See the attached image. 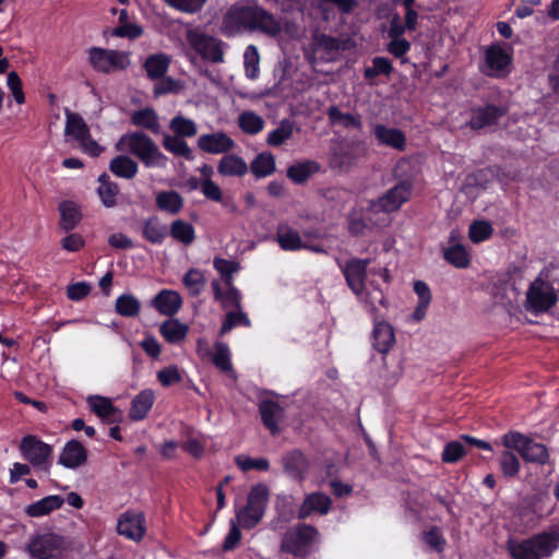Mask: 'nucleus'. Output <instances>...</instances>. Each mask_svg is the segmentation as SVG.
Listing matches in <instances>:
<instances>
[{"instance_id": "dca6fc26", "label": "nucleus", "mask_w": 559, "mask_h": 559, "mask_svg": "<svg viewBox=\"0 0 559 559\" xmlns=\"http://www.w3.org/2000/svg\"><path fill=\"white\" fill-rule=\"evenodd\" d=\"M117 532L131 540L140 542L145 534V518L141 512L127 511L118 520Z\"/></svg>"}, {"instance_id": "680f3d73", "label": "nucleus", "mask_w": 559, "mask_h": 559, "mask_svg": "<svg viewBox=\"0 0 559 559\" xmlns=\"http://www.w3.org/2000/svg\"><path fill=\"white\" fill-rule=\"evenodd\" d=\"M183 285L190 290V294L197 296L201 293L205 278L203 273L198 269H190L182 278Z\"/></svg>"}, {"instance_id": "6e6552de", "label": "nucleus", "mask_w": 559, "mask_h": 559, "mask_svg": "<svg viewBox=\"0 0 559 559\" xmlns=\"http://www.w3.org/2000/svg\"><path fill=\"white\" fill-rule=\"evenodd\" d=\"M187 40L190 47L203 59L212 63L225 61V49L227 44L222 39L200 32L198 29L187 33Z\"/></svg>"}, {"instance_id": "ddd939ff", "label": "nucleus", "mask_w": 559, "mask_h": 559, "mask_svg": "<svg viewBox=\"0 0 559 559\" xmlns=\"http://www.w3.org/2000/svg\"><path fill=\"white\" fill-rule=\"evenodd\" d=\"M471 119L467 126L475 131L481 130L487 127H492L507 115L508 108L501 105L487 104L486 106H478L471 109Z\"/></svg>"}, {"instance_id": "774afa93", "label": "nucleus", "mask_w": 559, "mask_h": 559, "mask_svg": "<svg viewBox=\"0 0 559 559\" xmlns=\"http://www.w3.org/2000/svg\"><path fill=\"white\" fill-rule=\"evenodd\" d=\"M143 34L142 26L133 23H122L112 31V35L121 38L136 39Z\"/></svg>"}, {"instance_id": "052dcab7", "label": "nucleus", "mask_w": 559, "mask_h": 559, "mask_svg": "<svg viewBox=\"0 0 559 559\" xmlns=\"http://www.w3.org/2000/svg\"><path fill=\"white\" fill-rule=\"evenodd\" d=\"M466 454L465 445L461 439L448 442L442 451L441 459L444 463H456Z\"/></svg>"}, {"instance_id": "09e8293b", "label": "nucleus", "mask_w": 559, "mask_h": 559, "mask_svg": "<svg viewBox=\"0 0 559 559\" xmlns=\"http://www.w3.org/2000/svg\"><path fill=\"white\" fill-rule=\"evenodd\" d=\"M163 146L166 151L176 156H181L187 160L193 159V153L188 143L181 138L175 135H165Z\"/></svg>"}, {"instance_id": "ea45409f", "label": "nucleus", "mask_w": 559, "mask_h": 559, "mask_svg": "<svg viewBox=\"0 0 559 559\" xmlns=\"http://www.w3.org/2000/svg\"><path fill=\"white\" fill-rule=\"evenodd\" d=\"M250 170L257 178H265L276 170L275 157L270 152L258 154L250 164Z\"/></svg>"}, {"instance_id": "c756f323", "label": "nucleus", "mask_w": 559, "mask_h": 559, "mask_svg": "<svg viewBox=\"0 0 559 559\" xmlns=\"http://www.w3.org/2000/svg\"><path fill=\"white\" fill-rule=\"evenodd\" d=\"M320 164L316 160H304L295 163L287 168V177L296 185H302L308 179L320 171Z\"/></svg>"}, {"instance_id": "603ef678", "label": "nucleus", "mask_w": 559, "mask_h": 559, "mask_svg": "<svg viewBox=\"0 0 559 559\" xmlns=\"http://www.w3.org/2000/svg\"><path fill=\"white\" fill-rule=\"evenodd\" d=\"M492 234L493 228L488 221H474L468 228V237L474 243H480L489 239Z\"/></svg>"}, {"instance_id": "f257e3e1", "label": "nucleus", "mask_w": 559, "mask_h": 559, "mask_svg": "<svg viewBox=\"0 0 559 559\" xmlns=\"http://www.w3.org/2000/svg\"><path fill=\"white\" fill-rule=\"evenodd\" d=\"M221 29L227 37L243 32H258L276 37L281 34L282 26L271 12L257 2H236L223 15Z\"/></svg>"}, {"instance_id": "a878e982", "label": "nucleus", "mask_w": 559, "mask_h": 559, "mask_svg": "<svg viewBox=\"0 0 559 559\" xmlns=\"http://www.w3.org/2000/svg\"><path fill=\"white\" fill-rule=\"evenodd\" d=\"M376 139L383 145L404 151L406 136L403 131L396 128H388L384 124H376L373 130Z\"/></svg>"}, {"instance_id": "c85d7f7f", "label": "nucleus", "mask_w": 559, "mask_h": 559, "mask_svg": "<svg viewBox=\"0 0 559 559\" xmlns=\"http://www.w3.org/2000/svg\"><path fill=\"white\" fill-rule=\"evenodd\" d=\"M59 226L66 233L73 230L82 219L81 210L79 205L73 201H62L59 204Z\"/></svg>"}, {"instance_id": "1a4fd4ad", "label": "nucleus", "mask_w": 559, "mask_h": 559, "mask_svg": "<svg viewBox=\"0 0 559 559\" xmlns=\"http://www.w3.org/2000/svg\"><path fill=\"white\" fill-rule=\"evenodd\" d=\"M558 301V296L551 283L542 277L535 278L526 292L525 307L533 313H544Z\"/></svg>"}, {"instance_id": "864d4df0", "label": "nucleus", "mask_w": 559, "mask_h": 559, "mask_svg": "<svg viewBox=\"0 0 559 559\" xmlns=\"http://www.w3.org/2000/svg\"><path fill=\"white\" fill-rule=\"evenodd\" d=\"M385 370L384 377L395 378L402 372L401 355L399 352H379Z\"/></svg>"}, {"instance_id": "a211bd4d", "label": "nucleus", "mask_w": 559, "mask_h": 559, "mask_svg": "<svg viewBox=\"0 0 559 559\" xmlns=\"http://www.w3.org/2000/svg\"><path fill=\"white\" fill-rule=\"evenodd\" d=\"M198 147L207 154H226L235 147V141L225 132L218 131L200 135Z\"/></svg>"}, {"instance_id": "58836bf2", "label": "nucleus", "mask_w": 559, "mask_h": 559, "mask_svg": "<svg viewBox=\"0 0 559 559\" xmlns=\"http://www.w3.org/2000/svg\"><path fill=\"white\" fill-rule=\"evenodd\" d=\"M170 59L164 53L151 55L146 58L143 67L151 80L164 78L168 71Z\"/></svg>"}, {"instance_id": "9d476101", "label": "nucleus", "mask_w": 559, "mask_h": 559, "mask_svg": "<svg viewBox=\"0 0 559 559\" xmlns=\"http://www.w3.org/2000/svg\"><path fill=\"white\" fill-rule=\"evenodd\" d=\"M413 185L408 180H402L396 183L393 188L386 191L384 195L379 198L374 203L373 207L385 213H392L401 209V206L407 202L412 195Z\"/></svg>"}, {"instance_id": "412c9836", "label": "nucleus", "mask_w": 559, "mask_h": 559, "mask_svg": "<svg viewBox=\"0 0 559 559\" xmlns=\"http://www.w3.org/2000/svg\"><path fill=\"white\" fill-rule=\"evenodd\" d=\"M460 234L452 230L449 236L450 246L443 249V259L457 269H466L471 263V257L466 248L456 242Z\"/></svg>"}, {"instance_id": "39448f33", "label": "nucleus", "mask_w": 559, "mask_h": 559, "mask_svg": "<svg viewBox=\"0 0 559 559\" xmlns=\"http://www.w3.org/2000/svg\"><path fill=\"white\" fill-rule=\"evenodd\" d=\"M88 63L98 73L110 74L130 66L129 52L93 46L87 50Z\"/></svg>"}, {"instance_id": "69168bd1", "label": "nucleus", "mask_w": 559, "mask_h": 559, "mask_svg": "<svg viewBox=\"0 0 559 559\" xmlns=\"http://www.w3.org/2000/svg\"><path fill=\"white\" fill-rule=\"evenodd\" d=\"M7 84L13 95L14 100L20 105L24 104L25 95L23 92V83L15 71H11L8 73Z\"/></svg>"}, {"instance_id": "9b49d317", "label": "nucleus", "mask_w": 559, "mask_h": 559, "mask_svg": "<svg viewBox=\"0 0 559 559\" xmlns=\"http://www.w3.org/2000/svg\"><path fill=\"white\" fill-rule=\"evenodd\" d=\"M63 547V537L53 533L38 535L27 545L29 554L38 559L55 558L61 554Z\"/></svg>"}, {"instance_id": "338daca9", "label": "nucleus", "mask_w": 559, "mask_h": 559, "mask_svg": "<svg viewBox=\"0 0 559 559\" xmlns=\"http://www.w3.org/2000/svg\"><path fill=\"white\" fill-rule=\"evenodd\" d=\"M503 445L508 449H515L520 454L523 452L526 443L530 441L527 437L518 431H509L503 436Z\"/></svg>"}, {"instance_id": "20e7f679", "label": "nucleus", "mask_w": 559, "mask_h": 559, "mask_svg": "<svg viewBox=\"0 0 559 559\" xmlns=\"http://www.w3.org/2000/svg\"><path fill=\"white\" fill-rule=\"evenodd\" d=\"M121 145H127L128 151L138 157L146 167H153L165 160V155L159 151L155 142L142 131H133L123 134L117 148L121 150Z\"/></svg>"}, {"instance_id": "de8ad7c7", "label": "nucleus", "mask_w": 559, "mask_h": 559, "mask_svg": "<svg viewBox=\"0 0 559 559\" xmlns=\"http://www.w3.org/2000/svg\"><path fill=\"white\" fill-rule=\"evenodd\" d=\"M328 117L332 124H341L344 128H361V120L358 116L350 112H343L337 106H331L328 109Z\"/></svg>"}, {"instance_id": "5fc2aeb1", "label": "nucleus", "mask_w": 559, "mask_h": 559, "mask_svg": "<svg viewBox=\"0 0 559 559\" xmlns=\"http://www.w3.org/2000/svg\"><path fill=\"white\" fill-rule=\"evenodd\" d=\"M499 466L504 477H515L521 468L520 460L511 451H503L499 457Z\"/></svg>"}, {"instance_id": "72a5a7b5", "label": "nucleus", "mask_w": 559, "mask_h": 559, "mask_svg": "<svg viewBox=\"0 0 559 559\" xmlns=\"http://www.w3.org/2000/svg\"><path fill=\"white\" fill-rule=\"evenodd\" d=\"M373 349H391L395 342L393 328L385 321H376L372 330Z\"/></svg>"}, {"instance_id": "cd10ccee", "label": "nucleus", "mask_w": 559, "mask_h": 559, "mask_svg": "<svg viewBox=\"0 0 559 559\" xmlns=\"http://www.w3.org/2000/svg\"><path fill=\"white\" fill-rule=\"evenodd\" d=\"M189 326L178 319L164 321L159 326V333L164 340L171 345H179L188 335Z\"/></svg>"}, {"instance_id": "a18cd8bd", "label": "nucleus", "mask_w": 559, "mask_h": 559, "mask_svg": "<svg viewBox=\"0 0 559 559\" xmlns=\"http://www.w3.org/2000/svg\"><path fill=\"white\" fill-rule=\"evenodd\" d=\"M238 126L247 134H258L264 128V120L254 111L247 110L239 115Z\"/></svg>"}, {"instance_id": "37998d69", "label": "nucleus", "mask_w": 559, "mask_h": 559, "mask_svg": "<svg viewBox=\"0 0 559 559\" xmlns=\"http://www.w3.org/2000/svg\"><path fill=\"white\" fill-rule=\"evenodd\" d=\"M115 311L123 318H135L140 314L141 302L132 294H122L115 301Z\"/></svg>"}, {"instance_id": "2f4dec72", "label": "nucleus", "mask_w": 559, "mask_h": 559, "mask_svg": "<svg viewBox=\"0 0 559 559\" xmlns=\"http://www.w3.org/2000/svg\"><path fill=\"white\" fill-rule=\"evenodd\" d=\"M155 203L159 211L177 215L183 207V198L175 190L159 191L156 194Z\"/></svg>"}, {"instance_id": "f3484780", "label": "nucleus", "mask_w": 559, "mask_h": 559, "mask_svg": "<svg viewBox=\"0 0 559 559\" xmlns=\"http://www.w3.org/2000/svg\"><path fill=\"white\" fill-rule=\"evenodd\" d=\"M87 449L76 439L69 440L62 448L58 464L69 469H76L87 462Z\"/></svg>"}, {"instance_id": "0eeeda50", "label": "nucleus", "mask_w": 559, "mask_h": 559, "mask_svg": "<svg viewBox=\"0 0 559 559\" xmlns=\"http://www.w3.org/2000/svg\"><path fill=\"white\" fill-rule=\"evenodd\" d=\"M20 452L24 460L35 469L49 473L52 466V445L44 442L37 436L27 435L22 438L20 445Z\"/></svg>"}, {"instance_id": "c03bdc74", "label": "nucleus", "mask_w": 559, "mask_h": 559, "mask_svg": "<svg viewBox=\"0 0 559 559\" xmlns=\"http://www.w3.org/2000/svg\"><path fill=\"white\" fill-rule=\"evenodd\" d=\"M313 46L316 50L323 51L328 56L345 49L344 43L340 38L324 33L314 35Z\"/></svg>"}, {"instance_id": "4468645a", "label": "nucleus", "mask_w": 559, "mask_h": 559, "mask_svg": "<svg viewBox=\"0 0 559 559\" xmlns=\"http://www.w3.org/2000/svg\"><path fill=\"white\" fill-rule=\"evenodd\" d=\"M283 473L293 480L304 481L310 469L307 455L299 449H293L281 456Z\"/></svg>"}, {"instance_id": "7ed1b4c3", "label": "nucleus", "mask_w": 559, "mask_h": 559, "mask_svg": "<svg viewBox=\"0 0 559 559\" xmlns=\"http://www.w3.org/2000/svg\"><path fill=\"white\" fill-rule=\"evenodd\" d=\"M319 539L320 533L313 525L297 524L283 535L281 551L305 558L311 552L312 545L319 543Z\"/></svg>"}, {"instance_id": "bb28decb", "label": "nucleus", "mask_w": 559, "mask_h": 559, "mask_svg": "<svg viewBox=\"0 0 559 559\" xmlns=\"http://www.w3.org/2000/svg\"><path fill=\"white\" fill-rule=\"evenodd\" d=\"M64 503V498L59 495L47 496L26 507L25 513L31 518H41L59 510Z\"/></svg>"}, {"instance_id": "7c9ffc66", "label": "nucleus", "mask_w": 559, "mask_h": 559, "mask_svg": "<svg viewBox=\"0 0 559 559\" xmlns=\"http://www.w3.org/2000/svg\"><path fill=\"white\" fill-rule=\"evenodd\" d=\"M217 171L224 177H242L247 174L248 166L242 157L226 153L217 165Z\"/></svg>"}, {"instance_id": "13d9d810", "label": "nucleus", "mask_w": 559, "mask_h": 559, "mask_svg": "<svg viewBox=\"0 0 559 559\" xmlns=\"http://www.w3.org/2000/svg\"><path fill=\"white\" fill-rule=\"evenodd\" d=\"M214 269L219 273L226 285H231L233 274L239 270V263L216 257L213 261Z\"/></svg>"}, {"instance_id": "4c0bfd02", "label": "nucleus", "mask_w": 559, "mask_h": 559, "mask_svg": "<svg viewBox=\"0 0 559 559\" xmlns=\"http://www.w3.org/2000/svg\"><path fill=\"white\" fill-rule=\"evenodd\" d=\"M295 122L288 118L280 121L278 126L270 131L266 136V144L272 147H280L285 144L294 134Z\"/></svg>"}, {"instance_id": "0e129e2a", "label": "nucleus", "mask_w": 559, "mask_h": 559, "mask_svg": "<svg viewBox=\"0 0 559 559\" xmlns=\"http://www.w3.org/2000/svg\"><path fill=\"white\" fill-rule=\"evenodd\" d=\"M424 542L437 552H442L445 547V538L440 532L439 527L432 526L429 531L423 534Z\"/></svg>"}, {"instance_id": "e433bc0d", "label": "nucleus", "mask_w": 559, "mask_h": 559, "mask_svg": "<svg viewBox=\"0 0 559 559\" xmlns=\"http://www.w3.org/2000/svg\"><path fill=\"white\" fill-rule=\"evenodd\" d=\"M130 121L133 126L148 130L152 133H158L160 129L158 116L155 109L151 107L133 111Z\"/></svg>"}, {"instance_id": "423d86ee", "label": "nucleus", "mask_w": 559, "mask_h": 559, "mask_svg": "<svg viewBox=\"0 0 559 559\" xmlns=\"http://www.w3.org/2000/svg\"><path fill=\"white\" fill-rule=\"evenodd\" d=\"M269 497L270 490L265 484L259 483L251 488L247 504L237 513V520L243 528H252L261 521Z\"/></svg>"}, {"instance_id": "3c124183", "label": "nucleus", "mask_w": 559, "mask_h": 559, "mask_svg": "<svg viewBox=\"0 0 559 559\" xmlns=\"http://www.w3.org/2000/svg\"><path fill=\"white\" fill-rule=\"evenodd\" d=\"M169 128L178 138H191L198 132L195 122L181 115H177L170 120Z\"/></svg>"}, {"instance_id": "f8f14e48", "label": "nucleus", "mask_w": 559, "mask_h": 559, "mask_svg": "<svg viewBox=\"0 0 559 559\" xmlns=\"http://www.w3.org/2000/svg\"><path fill=\"white\" fill-rule=\"evenodd\" d=\"M369 264L370 259L352 258L342 267L348 287L357 296L362 295L365 292Z\"/></svg>"}, {"instance_id": "6e6d98bb", "label": "nucleus", "mask_w": 559, "mask_h": 559, "mask_svg": "<svg viewBox=\"0 0 559 559\" xmlns=\"http://www.w3.org/2000/svg\"><path fill=\"white\" fill-rule=\"evenodd\" d=\"M245 72L248 79L254 80L259 75V62L260 56L258 48L253 45H249L243 55Z\"/></svg>"}, {"instance_id": "5701e85b", "label": "nucleus", "mask_w": 559, "mask_h": 559, "mask_svg": "<svg viewBox=\"0 0 559 559\" xmlns=\"http://www.w3.org/2000/svg\"><path fill=\"white\" fill-rule=\"evenodd\" d=\"M141 236L152 245H162L168 236V226L157 215H151L142 221Z\"/></svg>"}, {"instance_id": "4d7b16f0", "label": "nucleus", "mask_w": 559, "mask_h": 559, "mask_svg": "<svg viewBox=\"0 0 559 559\" xmlns=\"http://www.w3.org/2000/svg\"><path fill=\"white\" fill-rule=\"evenodd\" d=\"M235 462L242 472L251 469L266 472L270 468V462L265 457L253 459L248 455L240 454L236 456Z\"/></svg>"}, {"instance_id": "473e14b6", "label": "nucleus", "mask_w": 559, "mask_h": 559, "mask_svg": "<svg viewBox=\"0 0 559 559\" xmlns=\"http://www.w3.org/2000/svg\"><path fill=\"white\" fill-rule=\"evenodd\" d=\"M275 238L280 248L284 251H298L304 248V241L299 233L287 225L278 226Z\"/></svg>"}, {"instance_id": "bf43d9fd", "label": "nucleus", "mask_w": 559, "mask_h": 559, "mask_svg": "<svg viewBox=\"0 0 559 559\" xmlns=\"http://www.w3.org/2000/svg\"><path fill=\"white\" fill-rule=\"evenodd\" d=\"M250 320L248 316L240 309L236 311H229L226 313L224 322L221 328V334L228 333L235 326H249Z\"/></svg>"}, {"instance_id": "e2e57ef3", "label": "nucleus", "mask_w": 559, "mask_h": 559, "mask_svg": "<svg viewBox=\"0 0 559 559\" xmlns=\"http://www.w3.org/2000/svg\"><path fill=\"white\" fill-rule=\"evenodd\" d=\"M119 192V186L116 182L97 188V194L105 207H114L117 205V195Z\"/></svg>"}, {"instance_id": "aec40b11", "label": "nucleus", "mask_w": 559, "mask_h": 559, "mask_svg": "<svg viewBox=\"0 0 559 559\" xmlns=\"http://www.w3.org/2000/svg\"><path fill=\"white\" fill-rule=\"evenodd\" d=\"M258 408L264 427L271 435H278L281 431L278 424L284 418V408L273 400L260 401Z\"/></svg>"}, {"instance_id": "4be33fe9", "label": "nucleus", "mask_w": 559, "mask_h": 559, "mask_svg": "<svg viewBox=\"0 0 559 559\" xmlns=\"http://www.w3.org/2000/svg\"><path fill=\"white\" fill-rule=\"evenodd\" d=\"M182 305L179 293L170 289H162L152 300L151 306L163 316H175Z\"/></svg>"}, {"instance_id": "8fccbe9b", "label": "nucleus", "mask_w": 559, "mask_h": 559, "mask_svg": "<svg viewBox=\"0 0 559 559\" xmlns=\"http://www.w3.org/2000/svg\"><path fill=\"white\" fill-rule=\"evenodd\" d=\"M393 70V64L389 58L377 56L372 59V67L364 70V78L367 81H372L379 75L389 76Z\"/></svg>"}, {"instance_id": "c9c22d12", "label": "nucleus", "mask_w": 559, "mask_h": 559, "mask_svg": "<svg viewBox=\"0 0 559 559\" xmlns=\"http://www.w3.org/2000/svg\"><path fill=\"white\" fill-rule=\"evenodd\" d=\"M109 170L118 178L133 179L139 171V165L127 155H118L110 160Z\"/></svg>"}, {"instance_id": "b1692460", "label": "nucleus", "mask_w": 559, "mask_h": 559, "mask_svg": "<svg viewBox=\"0 0 559 559\" xmlns=\"http://www.w3.org/2000/svg\"><path fill=\"white\" fill-rule=\"evenodd\" d=\"M87 403L91 411L106 423H119L122 418L121 411L114 406L111 401L107 397L98 395L90 396Z\"/></svg>"}, {"instance_id": "393cba45", "label": "nucleus", "mask_w": 559, "mask_h": 559, "mask_svg": "<svg viewBox=\"0 0 559 559\" xmlns=\"http://www.w3.org/2000/svg\"><path fill=\"white\" fill-rule=\"evenodd\" d=\"M154 401L155 394L151 389H145L136 394L131 402L130 419L134 421L143 420L151 411Z\"/></svg>"}, {"instance_id": "79ce46f5", "label": "nucleus", "mask_w": 559, "mask_h": 559, "mask_svg": "<svg viewBox=\"0 0 559 559\" xmlns=\"http://www.w3.org/2000/svg\"><path fill=\"white\" fill-rule=\"evenodd\" d=\"M229 288L223 293L217 281L212 282V288L216 300H221L224 308L241 309V294L235 286L228 285Z\"/></svg>"}, {"instance_id": "a19ab883", "label": "nucleus", "mask_w": 559, "mask_h": 559, "mask_svg": "<svg viewBox=\"0 0 559 559\" xmlns=\"http://www.w3.org/2000/svg\"><path fill=\"white\" fill-rule=\"evenodd\" d=\"M168 235L176 241L188 246L195 239V229L192 224L179 218L171 222L168 228Z\"/></svg>"}, {"instance_id": "f704fd0d", "label": "nucleus", "mask_w": 559, "mask_h": 559, "mask_svg": "<svg viewBox=\"0 0 559 559\" xmlns=\"http://www.w3.org/2000/svg\"><path fill=\"white\" fill-rule=\"evenodd\" d=\"M66 135L72 136L78 142L86 140L90 135V128L85 120L76 112L66 110Z\"/></svg>"}, {"instance_id": "2eb2a0df", "label": "nucleus", "mask_w": 559, "mask_h": 559, "mask_svg": "<svg viewBox=\"0 0 559 559\" xmlns=\"http://www.w3.org/2000/svg\"><path fill=\"white\" fill-rule=\"evenodd\" d=\"M332 499L324 492L313 491L307 493L298 509L297 518L306 520L312 515H326L332 508Z\"/></svg>"}, {"instance_id": "49530a36", "label": "nucleus", "mask_w": 559, "mask_h": 559, "mask_svg": "<svg viewBox=\"0 0 559 559\" xmlns=\"http://www.w3.org/2000/svg\"><path fill=\"white\" fill-rule=\"evenodd\" d=\"M521 455L526 462L537 463L540 465L546 464L549 460V453L546 445L534 442L531 439L526 443Z\"/></svg>"}, {"instance_id": "f03ea898", "label": "nucleus", "mask_w": 559, "mask_h": 559, "mask_svg": "<svg viewBox=\"0 0 559 559\" xmlns=\"http://www.w3.org/2000/svg\"><path fill=\"white\" fill-rule=\"evenodd\" d=\"M559 548V532L545 531L523 540L509 539L507 550L513 559H543Z\"/></svg>"}, {"instance_id": "6ab92c4d", "label": "nucleus", "mask_w": 559, "mask_h": 559, "mask_svg": "<svg viewBox=\"0 0 559 559\" xmlns=\"http://www.w3.org/2000/svg\"><path fill=\"white\" fill-rule=\"evenodd\" d=\"M486 67L483 72L488 76H504L509 72L511 57L498 45L490 46L485 53Z\"/></svg>"}]
</instances>
